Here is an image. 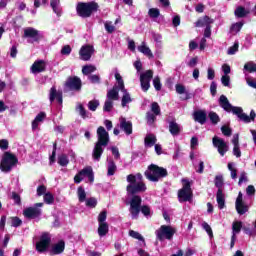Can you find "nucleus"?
Segmentation results:
<instances>
[{
    "mask_svg": "<svg viewBox=\"0 0 256 256\" xmlns=\"http://www.w3.org/2000/svg\"><path fill=\"white\" fill-rule=\"evenodd\" d=\"M44 202L47 205H53V203H55V197L51 192H47L46 194H44Z\"/></svg>",
    "mask_w": 256,
    "mask_h": 256,
    "instance_id": "nucleus-41",
    "label": "nucleus"
},
{
    "mask_svg": "<svg viewBox=\"0 0 256 256\" xmlns=\"http://www.w3.org/2000/svg\"><path fill=\"white\" fill-rule=\"evenodd\" d=\"M55 99L57 103H59V105H63V92L57 91V87L53 86L50 88V94H49L50 103H53Z\"/></svg>",
    "mask_w": 256,
    "mask_h": 256,
    "instance_id": "nucleus-17",
    "label": "nucleus"
},
{
    "mask_svg": "<svg viewBox=\"0 0 256 256\" xmlns=\"http://www.w3.org/2000/svg\"><path fill=\"white\" fill-rule=\"evenodd\" d=\"M243 25H245V23L243 21L236 22V23L232 24L230 26V32L231 33H239V31H241V29H243Z\"/></svg>",
    "mask_w": 256,
    "mask_h": 256,
    "instance_id": "nucleus-35",
    "label": "nucleus"
},
{
    "mask_svg": "<svg viewBox=\"0 0 256 256\" xmlns=\"http://www.w3.org/2000/svg\"><path fill=\"white\" fill-rule=\"evenodd\" d=\"M63 251H65V241L60 240L58 243L52 246L50 255H61Z\"/></svg>",
    "mask_w": 256,
    "mask_h": 256,
    "instance_id": "nucleus-22",
    "label": "nucleus"
},
{
    "mask_svg": "<svg viewBox=\"0 0 256 256\" xmlns=\"http://www.w3.org/2000/svg\"><path fill=\"white\" fill-rule=\"evenodd\" d=\"M17 163H19V159H17L15 154L11 152H4L0 162V171H2V173H11Z\"/></svg>",
    "mask_w": 256,
    "mask_h": 256,
    "instance_id": "nucleus-7",
    "label": "nucleus"
},
{
    "mask_svg": "<svg viewBox=\"0 0 256 256\" xmlns=\"http://www.w3.org/2000/svg\"><path fill=\"white\" fill-rule=\"evenodd\" d=\"M107 210H103L98 215V223H107Z\"/></svg>",
    "mask_w": 256,
    "mask_h": 256,
    "instance_id": "nucleus-54",
    "label": "nucleus"
},
{
    "mask_svg": "<svg viewBox=\"0 0 256 256\" xmlns=\"http://www.w3.org/2000/svg\"><path fill=\"white\" fill-rule=\"evenodd\" d=\"M120 129L124 131L126 135L133 134V123L131 121H127L126 118H121L120 120Z\"/></svg>",
    "mask_w": 256,
    "mask_h": 256,
    "instance_id": "nucleus-20",
    "label": "nucleus"
},
{
    "mask_svg": "<svg viewBox=\"0 0 256 256\" xmlns=\"http://www.w3.org/2000/svg\"><path fill=\"white\" fill-rule=\"evenodd\" d=\"M7 223L10 227H21V225H23V220L17 216H11L8 218Z\"/></svg>",
    "mask_w": 256,
    "mask_h": 256,
    "instance_id": "nucleus-29",
    "label": "nucleus"
},
{
    "mask_svg": "<svg viewBox=\"0 0 256 256\" xmlns=\"http://www.w3.org/2000/svg\"><path fill=\"white\" fill-rule=\"evenodd\" d=\"M129 235L130 237H132L133 239H137L138 241H145V238H143V236L137 231L130 230Z\"/></svg>",
    "mask_w": 256,
    "mask_h": 256,
    "instance_id": "nucleus-48",
    "label": "nucleus"
},
{
    "mask_svg": "<svg viewBox=\"0 0 256 256\" xmlns=\"http://www.w3.org/2000/svg\"><path fill=\"white\" fill-rule=\"evenodd\" d=\"M46 69L47 63L44 60H36L31 66L32 73H43Z\"/></svg>",
    "mask_w": 256,
    "mask_h": 256,
    "instance_id": "nucleus-19",
    "label": "nucleus"
},
{
    "mask_svg": "<svg viewBox=\"0 0 256 256\" xmlns=\"http://www.w3.org/2000/svg\"><path fill=\"white\" fill-rule=\"evenodd\" d=\"M202 229H204V231H206V233L208 234L210 239H213V229H211V226L209 225V223L203 222Z\"/></svg>",
    "mask_w": 256,
    "mask_h": 256,
    "instance_id": "nucleus-46",
    "label": "nucleus"
},
{
    "mask_svg": "<svg viewBox=\"0 0 256 256\" xmlns=\"http://www.w3.org/2000/svg\"><path fill=\"white\" fill-rule=\"evenodd\" d=\"M214 184H215V187H217L218 191H223V185L225 184L223 182V176L221 175L215 176Z\"/></svg>",
    "mask_w": 256,
    "mask_h": 256,
    "instance_id": "nucleus-37",
    "label": "nucleus"
},
{
    "mask_svg": "<svg viewBox=\"0 0 256 256\" xmlns=\"http://www.w3.org/2000/svg\"><path fill=\"white\" fill-rule=\"evenodd\" d=\"M64 86L68 91H81L83 87V82L79 76H70L64 83Z\"/></svg>",
    "mask_w": 256,
    "mask_h": 256,
    "instance_id": "nucleus-11",
    "label": "nucleus"
},
{
    "mask_svg": "<svg viewBox=\"0 0 256 256\" xmlns=\"http://www.w3.org/2000/svg\"><path fill=\"white\" fill-rule=\"evenodd\" d=\"M168 123H169V126H168L169 133L173 137H177V135H181V125H179V123H177V121L171 120Z\"/></svg>",
    "mask_w": 256,
    "mask_h": 256,
    "instance_id": "nucleus-21",
    "label": "nucleus"
},
{
    "mask_svg": "<svg viewBox=\"0 0 256 256\" xmlns=\"http://www.w3.org/2000/svg\"><path fill=\"white\" fill-rule=\"evenodd\" d=\"M77 195L80 203H84V201L87 200V193L85 192L83 186L78 187Z\"/></svg>",
    "mask_w": 256,
    "mask_h": 256,
    "instance_id": "nucleus-33",
    "label": "nucleus"
},
{
    "mask_svg": "<svg viewBox=\"0 0 256 256\" xmlns=\"http://www.w3.org/2000/svg\"><path fill=\"white\" fill-rule=\"evenodd\" d=\"M79 115L82 117V119H87V110L83 106V104L79 105Z\"/></svg>",
    "mask_w": 256,
    "mask_h": 256,
    "instance_id": "nucleus-62",
    "label": "nucleus"
},
{
    "mask_svg": "<svg viewBox=\"0 0 256 256\" xmlns=\"http://www.w3.org/2000/svg\"><path fill=\"white\" fill-rule=\"evenodd\" d=\"M155 143H157V136H155V134H148L144 138L145 147H153Z\"/></svg>",
    "mask_w": 256,
    "mask_h": 256,
    "instance_id": "nucleus-28",
    "label": "nucleus"
},
{
    "mask_svg": "<svg viewBox=\"0 0 256 256\" xmlns=\"http://www.w3.org/2000/svg\"><path fill=\"white\" fill-rule=\"evenodd\" d=\"M109 233V224L108 223H99L98 226V235L99 237H105Z\"/></svg>",
    "mask_w": 256,
    "mask_h": 256,
    "instance_id": "nucleus-31",
    "label": "nucleus"
},
{
    "mask_svg": "<svg viewBox=\"0 0 256 256\" xmlns=\"http://www.w3.org/2000/svg\"><path fill=\"white\" fill-rule=\"evenodd\" d=\"M58 164L61 167H67L69 165V158L65 154L58 156Z\"/></svg>",
    "mask_w": 256,
    "mask_h": 256,
    "instance_id": "nucleus-40",
    "label": "nucleus"
},
{
    "mask_svg": "<svg viewBox=\"0 0 256 256\" xmlns=\"http://www.w3.org/2000/svg\"><path fill=\"white\" fill-rule=\"evenodd\" d=\"M216 201L218 203L219 209H225V194H223V190H218L216 193Z\"/></svg>",
    "mask_w": 256,
    "mask_h": 256,
    "instance_id": "nucleus-26",
    "label": "nucleus"
},
{
    "mask_svg": "<svg viewBox=\"0 0 256 256\" xmlns=\"http://www.w3.org/2000/svg\"><path fill=\"white\" fill-rule=\"evenodd\" d=\"M113 109V101L106 100L104 103L103 111L106 113H110V111Z\"/></svg>",
    "mask_w": 256,
    "mask_h": 256,
    "instance_id": "nucleus-52",
    "label": "nucleus"
},
{
    "mask_svg": "<svg viewBox=\"0 0 256 256\" xmlns=\"http://www.w3.org/2000/svg\"><path fill=\"white\" fill-rule=\"evenodd\" d=\"M235 207L238 215H245V213L249 211V206L245 205V202H243V193L241 192H239L236 198Z\"/></svg>",
    "mask_w": 256,
    "mask_h": 256,
    "instance_id": "nucleus-15",
    "label": "nucleus"
},
{
    "mask_svg": "<svg viewBox=\"0 0 256 256\" xmlns=\"http://www.w3.org/2000/svg\"><path fill=\"white\" fill-rule=\"evenodd\" d=\"M221 82L224 87H229L231 83V77H229V75H224L221 77Z\"/></svg>",
    "mask_w": 256,
    "mask_h": 256,
    "instance_id": "nucleus-59",
    "label": "nucleus"
},
{
    "mask_svg": "<svg viewBox=\"0 0 256 256\" xmlns=\"http://www.w3.org/2000/svg\"><path fill=\"white\" fill-rule=\"evenodd\" d=\"M228 169H229V171H230V173H231V178L232 179H237V169H235L234 167H233V163H228Z\"/></svg>",
    "mask_w": 256,
    "mask_h": 256,
    "instance_id": "nucleus-57",
    "label": "nucleus"
},
{
    "mask_svg": "<svg viewBox=\"0 0 256 256\" xmlns=\"http://www.w3.org/2000/svg\"><path fill=\"white\" fill-rule=\"evenodd\" d=\"M99 11V4L95 1L92 2H79L76 6V13L82 19H87Z\"/></svg>",
    "mask_w": 256,
    "mask_h": 256,
    "instance_id": "nucleus-4",
    "label": "nucleus"
},
{
    "mask_svg": "<svg viewBox=\"0 0 256 256\" xmlns=\"http://www.w3.org/2000/svg\"><path fill=\"white\" fill-rule=\"evenodd\" d=\"M234 15L238 19H243V17H247V15H249V11H246L243 6H238L234 11Z\"/></svg>",
    "mask_w": 256,
    "mask_h": 256,
    "instance_id": "nucleus-30",
    "label": "nucleus"
},
{
    "mask_svg": "<svg viewBox=\"0 0 256 256\" xmlns=\"http://www.w3.org/2000/svg\"><path fill=\"white\" fill-rule=\"evenodd\" d=\"M183 187L178 190L179 203H187L193 199V190H191V182L187 179H182Z\"/></svg>",
    "mask_w": 256,
    "mask_h": 256,
    "instance_id": "nucleus-8",
    "label": "nucleus"
},
{
    "mask_svg": "<svg viewBox=\"0 0 256 256\" xmlns=\"http://www.w3.org/2000/svg\"><path fill=\"white\" fill-rule=\"evenodd\" d=\"M219 106L224 109L227 113H233V115H236L240 121H243V123H251V121H255L256 113L255 110L250 111V116H248L245 112H243V108L238 106H233L230 102L227 96L221 95L218 100Z\"/></svg>",
    "mask_w": 256,
    "mask_h": 256,
    "instance_id": "nucleus-1",
    "label": "nucleus"
},
{
    "mask_svg": "<svg viewBox=\"0 0 256 256\" xmlns=\"http://www.w3.org/2000/svg\"><path fill=\"white\" fill-rule=\"evenodd\" d=\"M149 17L152 19H157L161 15V12L159 11V8H150L148 11Z\"/></svg>",
    "mask_w": 256,
    "mask_h": 256,
    "instance_id": "nucleus-45",
    "label": "nucleus"
},
{
    "mask_svg": "<svg viewBox=\"0 0 256 256\" xmlns=\"http://www.w3.org/2000/svg\"><path fill=\"white\" fill-rule=\"evenodd\" d=\"M0 149H2V151L9 149V141L7 139L0 140Z\"/></svg>",
    "mask_w": 256,
    "mask_h": 256,
    "instance_id": "nucleus-61",
    "label": "nucleus"
},
{
    "mask_svg": "<svg viewBox=\"0 0 256 256\" xmlns=\"http://www.w3.org/2000/svg\"><path fill=\"white\" fill-rule=\"evenodd\" d=\"M138 51L140 53H143L148 59H153L154 55L153 52H151V49L143 43L142 45L138 46Z\"/></svg>",
    "mask_w": 256,
    "mask_h": 256,
    "instance_id": "nucleus-27",
    "label": "nucleus"
},
{
    "mask_svg": "<svg viewBox=\"0 0 256 256\" xmlns=\"http://www.w3.org/2000/svg\"><path fill=\"white\" fill-rule=\"evenodd\" d=\"M26 39H32L35 43H39L41 41V34H39V30L28 27L24 29V35Z\"/></svg>",
    "mask_w": 256,
    "mask_h": 256,
    "instance_id": "nucleus-16",
    "label": "nucleus"
},
{
    "mask_svg": "<svg viewBox=\"0 0 256 256\" xmlns=\"http://www.w3.org/2000/svg\"><path fill=\"white\" fill-rule=\"evenodd\" d=\"M211 23H213V19L211 17L203 16L195 22V27H207L208 25H211Z\"/></svg>",
    "mask_w": 256,
    "mask_h": 256,
    "instance_id": "nucleus-24",
    "label": "nucleus"
},
{
    "mask_svg": "<svg viewBox=\"0 0 256 256\" xmlns=\"http://www.w3.org/2000/svg\"><path fill=\"white\" fill-rule=\"evenodd\" d=\"M221 132L225 135V137H231L233 131L227 125L221 127Z\"/></svg>",
    "mask_w": 256,
    "mask_h": 256,
    "instance_id": "nucleus-55",
    "label": "nucleus"
},
{
    "mask_svg": "<svg viewBox=\"0 0 256 256\" xmlns=\"http://www.w3.org/2000/svg\"><path fill=\"white\" fill-rule=\"evenodd\" d=\"M95 71H97V67H95L94 65H84L82 67V73L83 75H91V73H95Z\"/></svg>",
    "mask_w": 256,
    "mask_h": 256,
    "instance_id": "nucleus-34",
    "label": "nucleus"
},
{
    "mask_svg": "<svg viewBox=\"0 0 256 256\" xmlns=\"http://www.w3.org/2000/svg\"><path fill=\"white\" fill-rule=\"evenodd\" d=\"M107 98L109 99V101L119 100V91L117 90V87H113V89L107 92Z\"/></svg>",
    "mask_w": 256,
    "mask_h": 256,
    "instance_id": "nucleus-32",
    "label": "nucleus"
},
{
    "mask_svg": "<svg viewBox=\"0 0 256 256\" xmlns=\"http://www.w3.org/2000/svg\"><path fill=\"white\" fill-rule=\"evenodd\" d=\"M176 93H178V95H183V93H185V86L182 84H176Z\"/></svg>",
    "mask_w": 256,
    "mask_h": 256,
    "instance_id": "nucleus-63",
    "label": "nucleus"
},
{
    "mask_svg": "<svg viewBox=\"0 0 256 256\" xmlns=\"http://www.w3.org/2000/svg\"><path fill=\"white\" fill-rule=\"evenodd\" d=\"M208 117L212 123V125H217L221 121V118L219 117V114H217L214 111H211L208 113Z\"/></svg>",
    "mask_w": 256,
    "mask_h": 256,
    "instance_id": "nucleus-36",
    "label": "nucleus"
},
{
    "mask_svg": "<svg viewBox=\"0 0 256 256\" xmlns=\"http://www.w3.org/2000/svg\"><path fill=\"white\" fill-rule=\"evenodd\" d=\"M238 51H239V43H234V45L228 49L227 54L235 55V53Z\"/></svg>",
    "mask_w": 256,
    "mask_h": 256,
    "instance_id": "nucleus-56",
    "label": "nucleus"
},
{
    "mask_svg": "<svg viewBox=\"0 0 256 256\" xmlns=\"http://www.w3.org/2000/svg\"><path fill=\"white\" fill-rule=\"evenodd\" d=\"M247 181H249V178H247V173L242 172L240 174L238 185L241 186V185H243V183H247Z\"/></svg>",
    "mask_w": 256,
    "mask_h": 256,
    "instance_id": "nucleus-60",
    "label": "nucleus"
},
{
    "mask_svg": "<svg viewBox=\"0 0 256 256\" xmlns=\"http://www.w3.org/2000/svg\"><path fill=\"white\" fill-rule=\"evenodd\" d=\"M124 93L123 96H122V102H121V105L122 107H127V104L128 103H131V101H133V99H131V95L129 94V92H122Z\"/></svg>",
    "mask_w": 256,
    "mask_h": 256,
    "instance_id": "nucleus-39",
    "label": "nucleus"
},
{
    "mask_svg": "<svg viewBox=\"0 0 256 256\" xmlns=\"http://www.w3.org/2000/svg\"><path fill=\"white\" fill-rule=\"evenodd\" d=\"M153 85H154V89H156L157 91H161L162 84H161V78L159 76H156L153 79Z\"/></svg>",
    "mask_w": 256,
    "mask_h": 256,
    "instance_id": "nucleus-51",
    "label": "nucleus"
},
{
    "mask_svg": "<svg viewBox=\"0 0 256 256\" xmlns=\"http://www.w3.org/2000/svg\"><path fill=\"white\" fill-rule=\"evenodd\" d=\"M213 146L218 149V153L221 155V157H225V153L229 151V146L227 145V142L223 140L222 138H219L217 136H214L212 138Z\"/></svg>",
    "mask_w": 256,
    "mask_h": 256,
    "instance_id": "nucleus-13",
    "label": "nucleus"
},
{
    "mask_svg": "<svg viewBox=\"0 0 256 256\" xmlns=\"http://www.w3.org/2000/svg\"><path fill=\"white\" fill-rule=\"evenodd\" d=\"M127 182L130 183L126 187V191L128 195H132V197L137 196V193H145L147 191V186L145 182H137V176L134 174H129L127 176Z\"/></svg>",
    "mask_w": 256,
    "mask_h": 256,
    "instance_id": "nucleus-6",
    "label": "nucleus"
},
{
    "mask_svg": "<svg viewBox=\"0 0 256 256\" xmlns=\"http://www.w3.org/2000/svg\"><path fill=\"white\" fill-rule=\"evenodd\" d=\"M175 233H177L176 228L169 225H162L159 230H156V237L158 241H164V239L171 241Z\"/></svg>",
    "mask_w": 256,
    "mask_h": 256,
    "instance_id": "nucleus-9",
    "label": "nucleus"
},
{
    "mask_svg": "<svg viewBox=\"0 0 256 256\" xmlns=\"http://www.w3.org/2000/svg\"><path fill=\"white\" fill-rule=\"evenodd\" d=\"M144 175L148 181L157 183L159 179H164V177H167L169 172H167V169L160 167L157 164H150L148 169L144 172Z\"/></svg>",
    "mask_w": 256,
    "mask_h": 256,
    "instance_id": "nucleus-5",
    "label": "nucleus"
},
{
    "mask_svg": "<svg viewBox=\"0 0 256 256\" xmlns=\"http://www.w3.org/2000/svg\"><path fill=\"white\" fill-rule=\"evenodd\" d=\"M146 119H147L148 125H153L155 123V121L157 120V115H155L151 112H147Z\"/></svg>",
    "mask_w": 256,
    "mask_h": 256,
    "instance_id": "nucleus-47",
    "label": "nucleus"
},
{
    "mask_svg": "<svg viewBox=\"0 0 256 256\" xmlns=\"http://www.w3.org/2000/svg\"><path fill=\"white\" fill-rule=\"evenodd\" d=\"M116 171H117V165L115 164V161L112 160L108 163V172H107L108 177L115 175Z\"/></svg>",
    "mask_w": 256,
    "mask_h": 256,
    "instance_id": "nucleus-38",
    "label": "nucleus"
},
{
    "mask_svg": "<svg viewBox=\"0 0 256 256\" xmlns=\"http://www.w3.org/2000/svg\"><path fill=\"white\" fill-rule=\"evenodd\" d=\"M11 199L14 200V203L16 205H21V195H19L17 192H12V197Z\"/></svg>",
    "mask_w": 256,
    "mask_h": 256,
    "instance_id": "nucleus-58",
    "label": "nucleus"
},
{
    "mask_svg": "<svg viewBox=\"0 0 256 256\" xmlns=\"http://www.w3.org/2000/svg\"><path fill=\"white\" fill-rule=\"evenodd\" d=\"M93 53H95V48L91 45H84L81 47L79 51V56L81 61H90L91 57H93Z\"/></svg>",
    "mask_w": 256,
    "mask_h": 256,
    "instance_id": "nucleus-14",
    "label": "nucleus"
},
{
    "mask_svg": "<svg viewBox=\"0 0 256 256\" xmlns=\"http://www.w3.org/2000/svg\"><path fill=\"white\" fill-rule=\"evenodd\" d=\"M194 121L200 123V125H205L207 123V112L203 110H198L194 112Z\"/></svg>",
    "mask_w": 256,
    "mask_h": 256,
    "instance_id": "nucleus-23",
    "label": "nucleus"
},
{
    "mask_svg": "<svg viewBox=\"0 0 256 256\" xmlns=\"http://www.w3.org/2000/svg\"><path fill=\"white\" fill-rule=\"evenodd\" d=\"M151 111H152V114H154L156 116L161 115V107L159 106V103L153 102L151 104Z\"/></svg>",
    "mask_w": 256,
    "mask_h": 256,
    "instance_id": "nucleus-43",
    "label": "nucleus"
},
{
    "mask_svg": "<svg viewBox=\"0 0 256 256\" xmlns=\"http://www.w3.org/2000/svg\"><path fill=\"white\" fill-rule=\"evenodd\" d=\"M86 207H90V209H95L97 207V198L90 197L86 199Z\"/></svg>",
    "mask_w": 256,
    "mask_h": 256,
    "instance_id": "nucleus-44",
    "label": "nucleus"
},
{
    "mask_svg": "<svg viewBox=\"0 0 256 256\" xmlns=\"http://www.w3.org/2000/svg\"><path fill=\"white\" fill-rule=\"evenodd\" d=\"M62 55H71V46L65 45L61 50Z\"/></svg>",
    "mask_w": 256,
    "mask_h": 256,
    "instance_id": "nucleus-64",
    "label": "nucleus"
},
{
    "mask_svg": "<svg viewBox=\"0 0 256 256\" xmlns=\"http://www.w3.org/2000/svg\"><path fill=\"white\" fill-rule=\"evenodd\" d=\"M244 71H248V73H256V63L248 62L244 65Z\"/></svg>",
    "mask_w": 256,
    "mask_h": 256,
    "instance_id": "nucleus-42",
    "label": "nucleus"
},
{
    "mask_svg": "<svg viewBox=\"0 0 256 256\" xmlns=\"http://www.w3.org/2000/svg\"><path fill=\"white\" fill-rule=\"evenodd\" d=\"M151 79H153V70H147L140 75L141 89L147 93L151 87Z\"/></svg>",
    "mask_w": 256,
    "mask_h": 256,
    "instance_id": "nucleus-12",
    "label": "nucleus"
},
{
    "mask_svg": "<svg viewBox=\"0 0 256 256\" xmlns=\"http://www.w3.org/2000/svg\"><path fill=\"white\" fill-rule=\"evenodd\" d=\"M49 245H51V236L49 235V232H44L40 236V240L36 242V251L38 253H46L49 249Z\"/></svg>",
    "mask_w": 256,
    "mask_h": 256,
    "instance_id": "nucleus-10",
    "label": "nucleus"
},
{
    "mask_svg": "<svg viewBox=\"0 0 256 256\" xmlns=\"http://www.w3.org/2000/svg\"><path fill=\"white\" fill-rule=\"evenodd\" d=\"M97 107H99V100H92L88 103V109L90 111H97Z\"/></svg>",
    "mask_w": 256,
    "mask_h": 256,
    "instance_id": "nucleus-49",
    "label": "nucleus"
},
{
    "mask_svg": "<svg viewBox=\"0 0 256 256\" xmlns=\"http://www.w3.org/2000/svg\"><path fill=\"white\" fill-rule=\"evenodd\" d=\"M143 199L141 196H133L130 200V214L132 219H139V214L142 212L145 217L151 215V208L148 205L141 206Z\"/></svg>",
    "mask_w": 256,
    "mask_h": 256,
    "instance_id": "nucleus-3",
    "label": "nucleus"
},
{
    "mask_svg": "<svg viewBox=\"0 0 256 256\" xmlns=\"http://www.w3.org/2000/svg\"><path fill=\"white\" fill-rule=\"evenodd\" d=\"M97 137L98 140L94 145L92 158L94 161H101L103 151H105V147L109 145V132L105 130V127L99 126L97 129Z\"/></svg>",
    "mask_w": 256,
    "mask_h": 256,
    "instance_id": "nucleus-2",
    "label": "nucleus"
},
{
    "mask_svg": "<svg viewBox=\"0 0 256 256\" xmlns=\"http://www.w3.org/2000/svg\"><path fill=\"white\" fill-rule=\"evenodd\" d=\"M232 229L234 233H241V229H243V222H234Z\"/></svg>",
    "mask_w": 256,
    "mask_h": 256,
    "instance_id": "nucleus-50",
    "label": "nucleus"
},
{
    "mask_svg": "<svg viewBox=\"0 0 256 256\" xmlns=\"http://www.w3.org/2000/svg\"><path fill=\"white\" fill-rule=\"evenodd\" d=\"M41 213V208L37 207H28L23 211V215L26 219H37V217H41Z\"/></svg>",
    "mask_w": 256,
    "mask_h": 256,
    "instance_id": "nucleus-18",
    "label": "nucleus"
},
{
    "mask_svg": "<svg viewBox=\"0 0 256 256\" xmlns=\"http://www.w3.org/2000/svg\"><path fill=\"white\" fill-rule=\"evenodd\" d=\"M36 192L38 197L45 195L47 193V186H45L44 184L38 186Z\"/></svg>",
    "mask_w": 256,
    "mask_h": 256,
    "instance_id": "nucleus-53",
    "label": "nucleus"
},
{
    "mask_svg": "<svg viewBox=\"0 0 256 256\" xmlns=\"http://www.w3.org/2000/svg\"><path fill=\"white\" fill-rule=\"evenodd\" d=\"M80 175H84L88 178V181L90 183H93L95 181V174L93 173V168L86 167L80 171Z\"/></svg>",
    "mask_w": 256,
    "mask_h": 256,
    "instance_id": "nucleus-25",
    "label": "nucleus"
}]
</instances>
